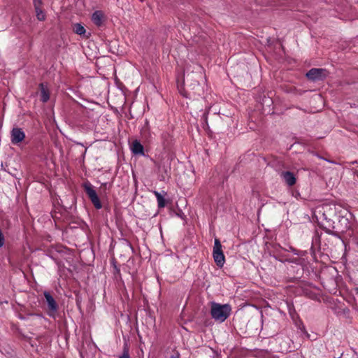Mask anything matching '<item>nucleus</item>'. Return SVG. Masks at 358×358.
Segmentation results:
<instances>
[{
    "mask_svg": "<svg viewBox=\"0 0 358 358\" xmlns=\"http://www.w3.org/2000/svg\"><path fill=\"white\" fill-rule=\"evenodd\" d=\"M73 31L76 34L82 36L85 34L86 30L82 24L77 23L73 25Z\"/></svg>",
    "mask_w": 358,
    "mask_h": 358,
    "instance_id": "nucleus-13",
    "label": "nucleus"
},
{
    "mask_svg": "<svg viewBox=\"0 0 358 358\" xmlns=\"http://www.w3.org/2000/svg\"><path fill=\"white\" fill-rule=\"evenodd\" d=\"M357 291H358V289H357Z\"/></svg>",
    "mask_w": 358,
    "mask_h": 358,
    "instance_id": "nucleus-18",
    "label": "nucleus"
},
{
    "mask_svg": "<svg viewBox=\"0 0 358 358\" xmlns=\"http://www.w3.org/2000/svg\"><path fill=\"white\" fill-rule=\"evenodd\" d=\"M36 15L38 20L43 21L45 20V14L42 9V8H39L38 9H35Z\"/></svg>",
    "mask_w": 358,
    "mask_h": 358,
    "instance_id": "nucleus-14",
    "label": "nucleus"
},
{
    "mask_svg": "<svg viewBox=\"0 0 358 358\" xmlns=\"http://www.w3.org/2000/svg\"><path fill=\"white\" fill-rule=\"evenodd\" d=\"M281 177L289 186H292L296 183V178L294 173L290 171L282 172Z\"/></svg>",
    "mask_w": 358,
    "mask_h": 358,
    "instance_id": "nucleus-8",
    "label": "nucleus"
},
{
    "mask_svg": "<svg viewBox=\"0 0 358 358\" xmlns=\"http://www.w3.org/2000/svg\"><path fill=\"white\" fill-rule=\"evenodd\" d=\"M231 306L229 304H220L215 302L211 303L210 314L212 317L219 322H223L230 315Z\"/></svg>",
    "mask_w": 358,
    "mask_h": 358,
    "instance_id": "nucleus-1",
    "label": "nucleus"
},
{
    "mask_svg": "<svg viewBox=\"0 0 358 358\" xmlns=\"http://www.w3.org/2000/svg\"><path fill=\"white\" fill-rule=\"evenodd\" d=\"M83 187L90 201L94 206L96 209H100L102 208V204L100 201V199L93 187V185L89 182H85L83 184Z\"/></svg>",
    "mask_w": 358,
    "mask_h": 358,
    "instance_id": "nucleus-2",
    "label": "nucleus"
},
{
    "mask_svg": "<svg viewBox=\"0 0 358 358\" xmlns=\"http://www.w3.org/2000/svg\"><path fill=\"white\" fill-rule=\"evenodd\" d=\"M105 20V15L101 10H96L92 15V21L96 26H101Z\"/></svg>",
    "mask_w": 358,
    "mask_h": 358,
    "instance_id": "nucleus-7",
    "label": "nucleus"
},
{
    "mask_svg": "<svg viewBox=\"0 0 358 358\" xmlns=\"http://www.w3.org/2000/svg\"><path fill=\"white\" fill-rule=\"evenodd\" d=\"M213 256L217 266L222 267L225 262V258L222 250L221 243L217 238L215 239Z\"/></svg>",
    "mask_w": 358,
    "mask_h": 358,
    "instance_id": "nucleus-3",
    "label": "nucleus"
},
{
    "mask_svg": "<svg viewBox=\"0 0 358 358\" xmlns=\"http://www.w3.org/2000/svg\"><path fill=\"white\" fill-rule=\"evenodd\" d=\"M170 169L169 165H165L164 164L158 165V171L160 173L159 179L161 180H164L169 177Z\"/></svg>",
    "mask_w": 358,
    "mask_h": 358,
    "instance_id": "nucleus-10",
    "label": "nucleus"
},
{
    "mask_svg": "<svg viewBox=\"0 0 358 358\" xmlns=\"http://www.w3.org/2000/svg\"><path fill=\"white\" fill-rule=\"evenodd\" d=\"M130 148L134 155H144V148L138 141H133Z\"/></svg>",
    "mask_w": 358,
    "mask_h": 358,
    "instance_id": "nucleus-9",
    "label": "nucleus"
},
{
    "mask_svg": "<svg viewBox=\"0 0 358 358\" xmlns=\"http://www.w3.org/2000/svg\"><path fill=\"white\" fill-rule=\"evenodd\" d=\"M327 76V73L323 69H312L306 73L308 78L313 81L322 80Z\"/></svg>",
    "mask_w": 358,
    "mask_h": 358,
    "instance_id": "nucleus-4",
    "label": "nucleus"
},
{
    "mask_svg": "<svg viewBox=\"0 0 358 358\" xmlns=\"http://www.w3.org/2000/svg\"><path fill=\"white\" fill-rule=\"evenodd\" d=\"M25 138V134L22 129L14 127L10 132V141L13 144L17 145Z\"/></svg>",
    "mask_w": 358,
    "mask_h": 358,
    "instance_id": "nucleus-5",
    "label": "nucleus"
},
{
    "mask_svg": "<svg viewBox=\"0 0 358 358\" xmlns=\"http://www.w3.org/2000/svg\"><path fill=\"white\" fill-rule=\"evenodd\" d=\"M119 358H130L129 350L127 346L124 347L123 352L122 355L119 357Z\"/></svg>",
    "mask_w": 358,
    "mask_h": 358,
    "instance_id": "nucleus-15",
    "label": "nucleus"
},
{
    "mask_svg": "<svg viewBox=\"0 0 358 358\" xmlns=\"http://www.w3.org/2000/svg\"><path fill=\"white\" fill-rule=\"evenodd\" d=\"M154 194L155 195L158 203V206L159 208H164L166 206V201L164 197L158 192L154 191Z\"/></svg>",
    "mask_w": 358,
    "mask_h": 358,
    "instance_id": "nucleus-12",
    "label": "nucleus"
},
{
    "mask_svg": "<svg viewBox=\"0 0 358 358\" xmlns=\"http://www.w3.org/2000/svg\"><path fill=\"white\" fill-rule=\"evenodd\" d=\"M42 0H33V5L34 9H38L39 8H42Z\"/></svg>",
    "mask_w": 358,
    "mask_h": 358,
    "instance_id": "nucleus-16",
    "label": "nucleus"
},
{
    "mask_svg": "<svg viewBox=\"0 0 358 358\" xmlns=\"http://www.w3.org/2000/svg\"><path fill=\"white\" fill-rule=\"evenodd\" d=\"M170 358H180V355H179V353H178V352H177V353H176V354H174V355H171V356L170 357Z\"/></svg>",
    "mask_w": 358,
    "mask_h": 358,
    "instance_id": "nucleus-17",
    "label": "nucleus"
},
{
    "mask_svg": "<svg viewBox=\"0 0 358 358\" xmlns=\"http://www.w3.org/2000/svg\"><path fill=\"white\" fill-rule=\"evenodd\" d=\"M40 87L41 101L45 103L49 100L50 98L49 91L43 83L40 85Z\"/></svg>",
    "mask_w": 358,
    "mask_h": 358,
    "instance_id": "nucleus-11",
    "label": "nucleus"
},
{
    "mask_svg": "<svg viewBox=\"0 0 358 358\" xmlns=\"http://www.w3.org/2000/svg\"><path fill=\"white\" fill-rule=\"evenodd\" d=\"M44 296L48 306V315L50 317H55V313L58 309V306L54 298L48 292H44Z\"/></svg>",
    "mask_w": 358,
    "mask_h": 358,
    "instance_id": "nucleus-6",
    "label": "nucleus"
}]
</instances>
